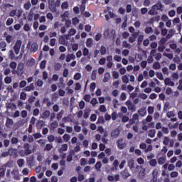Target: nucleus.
Returning <instances> with one entry per match:
<instances>
[{
    "mask_svg": "<svg viewBox=\"0 0 182 182\" xmlns=\"http://www.w3.org/2000/svg\"><path fill=\"white\" fill-rule=\"evenodd\" d=\"M120 134V131L119 129H114L111 132V136L114 139H117Z\"/></svg>",
    "mask_w": 182,
    "mask_h": 182,
    "instance_id": "ddd939ff",
    "label": "nucleus"
},
{
    "mask_svg": "<svg viewBox=\"0 0 182 182\" xmlns=\"http://www.w3.org/2000/svg\"><path fill=\"white\" fill-rule=\"evenodd\" d=\"M21 46H22V41L17 40L14 46V50L16 55H19V50H21Z\"/></svg>",
    "mask_w": 182,
    "mask_h": 182,
    "instance_id": "7ed1b4c3",
    "label": "nucleus"
},
{
    "mask_svg": "<svg viewBox=\"0 0 182 182\" xmlns=\"http://www.w3.org/2000/svg\"><path fill=\"white\" fill-rule=\"evenodd\" d=\"M74 130L76 133H80V132H82V127L78 125H75Z\"/></svg>",
    "mask_w": 182,
    "mask_h": 182,
    "instance_id": "c03bdc74",
    "label": "nucleus"
},
{
    "mask_svg": "<svg viewBox=\"0 0 182 182\" xmlns=\"http://www.w3.org/2000/svg\"><path fill=\"white\" fill-rule=\"evenodd\" d=\"M81 77H82V74H80V73H77L74 75L75 80H80Z\"/></svg>",
    "mask_w": 182,
    "mask_h": 182,
    "instance_id": "37998d69",
    "label": "nucleus"
},
{
    "mask_svg": "<svg viewBox=\"0 0 182 182\" xmlns=\"http://www.w3.org/2000/svg\"><path fill=\"white\" fill-rule=\"evenodd\" d=\"M97 123L105 124V118L103 117H99Z\"/></svg>",
    "mask_w": 182,
    "mask_h": 182,
    "instance_id": "603ef678",
    "label": "nucleus"
},
{
    "mask_svg": "<svg viewBox=\"0 0 182 182\" xmlns=\"http://www.w3.org/2000/svg\"><path fill=\"white\" fill-rule=\"evenodd\" d=\"M38 43H33L31 44V52H36L38 50Z\"/></svg>",
    "mask_w": 182,
    "mask_h": 182,
    "instance_id": "412c9836",
    "label": "nucleus"
},
{
    "mask_svg": "<svg viewBox=\"0 0 182 182\" xmlns=\"http://www.w3.org/2000/svg\"><path fill=\"white\" fill-rule=\"evenodd\" d=\"M26 85H27L26 81H25V80L21 81L20 83H19L20 89H22L23 87H25V86H26Z\"/></svg>",
    "mask_w": 182,
    "mask_h": 182,
    "instance_id": "052dcab7",
    "label": "nucleus"
},
{
    "mask_svg": "<svg viewBox=\"0 0 182 182\" xmlns=\"http://www.w3.org/2000/svg\"><path fill=\"white\" fill-rule=\"evenodd\" d=\"M100 52L102 55H105L107 52L106 47L105 46H101Z\"/></svg>",
    "mask_w": 182,
    "mask_h": 182,
    "instance_id": "e433bc0d",
    "label": "nucleus"
},
{
    "mask_svg": "<svg viewBox=\"0 0 182 182\" xmlns=\"http://www.w3.org/2000/svg\"><path fill=\"white\" fill-rule=\"evenodd\" d=\"M31 6H32V4H31V2L29 1L25 3L23 5V8L26 11H29V9H31Z\"/></svg>",
    "mask_w": 182,
    "mask_h": 182,
    "instance_id": "7c9ffc66",
    "label": "nucleus"
},
{
    "mask_svg": "<svg viewBox=\"0 0 182 182\" xmlns=\"http://www.w3.org/2000/svg\"><path fill=\"white\" fill-rule=\"evenodd\" d=\"M4 82L6 83V85H9V83H12V77L9 76H6L4 78Z\"/></svg>",
    "mask_w": 182,
    "mask_h": 182,
    "instance_id": "c756f323",
    "label": "nucleus"
},
{
    "mask_svg": "<svg viewBox=\"0 0 182 182\" xmlns=\"http://www.w3.org/2000/svg\"><path fill=\"white\" fill-rule=\"evenodd\" d=\"M128 166L131 170L136 168V166L134 165V161L133 159L129 161Z\"/></svg>",
    "mask_w": 182,
    "mask_h": 182,
    "instance_id": "393cba45",
    "label": "nucleus"
},
{
    "mask_svg": "<svg viewBox=\"0 0 182 182\" xmlns=\"http://www.w3.org/2000/svg\"><path fill=\"white\" fill-rule=\"evenodd\" d=\"M139 36V33L135 32L134 33L132 36L129 38V42L130 43H134V42H136V39H137V36Z\"/></svg>",
    "mask_w": 182,
    "mask_h": 182,
    "instance_id": "6e6552de",
    "label": "nucleus"
},
{
    "mask_svg": "<svg viewBox=\"0 0 182 182\" xmlns=\"http://www.w3.org/2000/svg\"><path fill=\"white\" fill-rule=\"evenodd\" d=\"M75 154V152H72L70 154H69L68 156H67V161L68 163H70V161H72V160H73V155Z\"/></svg>",
    "mask_w": 182,
    "mask_h": 182,
    "instance_id": "bb28decb",
    "label": "nucleus"
},
{
    "mask_svg": "<svg viewBox=\"0 0 182 182\" xmlns=\"http://www.w3.org/2000/svg\"><path fill=\"white\" fill-rule=\"evenodd\" d=\"M105 35H109V36L112 37L114 38V36H116V31L114 29H112L111 31L107 29L105 31ZM110 33V34H109Z\"/></svg>",
    "mask_w": 182,
    "mask_h": 182,
    "instance_id": "9b49d317",
    "label": "nucleus"
},
{
    "mask_svg": "<svg viewBox=\"0 0 182 182\" xmlns=\"http://www.w3.org/2000/svg\"><path fill=\"white\" fill-rule=\"evenodd\" d=\"M17 164L18 167H23V164H25V160L23 159H20L17 161Z\"/></svg>",
    "mask_w": 182,
    "mask_h": 182,
    "instance_id": "473e14b6",
    "label": "nucleus"
},
{
    "mask_svg": "<svg viewBox=\"0 0 182 182\" xmlns=\"http://www.w3.org/2000/svg\"><path fill=\"white\" fill-rule=\"evenodd\" d=\"M17 66H18V64L15 61H12L9 64V68H11V69H16Z\"/></svg>",
    "mask_w": 182,
    "mask_h": 182,
    "instance_id": "58836bf2",
    "label": "nucleus"
},
{
    "mask_svg": "<svg viewBox=\"0 0 182 182\" xmlns=\"http://www.w3.org/2000/svg\"><path fill=\"white\" fill-rule=\"evenodd\" d=\"M31 90H35V85L33 83H31L24 88L25 92H31Z\"/></svg>",
    "mask_w": 182,
    "mask_h": 182,
    "instance_id": "4468645a",
    "label": "nucleus"
},
{
    "mask_svg": "<svg viewBox=\"0 0 182 182\" xmlns=\"http://www.w3.org/2000/svg\"><path fill=\"white\" fill-rule=\"evenodd\" d=\"M49 116H50V111H49V110H48V109H46V110L43 112V114H42V115H41V117H42V119H48V117H49Z\"/></svg>",
    "mask_w": 182,
    "mask_h": 182,
    "instance_id": "2eb2a0df",
    "label": "nucleus"
},
{
    "mask_svg": "<svg viewBox=\"0 0 182 182\" xmlns=\"http://www.w3.org/2000/svg\"><path fill=\"white\" fill-rule=\"evenodd\" d=\"M44 126H45V121L41 120V119L37 120L36 124V127L37 130H41V129L44 127Z\"/></svg>",
    "mask_w": 182,
    "mask_h": 182,
    "instance_id": "423d86ee",
    "label": "nucleus"
},
{
    "mask_svg": "<svg viewBox=\"0 0 182 182\" xmlns=\"http://www.w3.org/2000/svg\"><path fill=\"white\" fill-rule=\"evenodd\" d=\"M8 110H16V105L15 103L9 102L6 105Z\"/></svg>",
    "mask_w": 182,
    "mask_h": 182,
    "instance_id": "1a4fd4ad",
    "label": "nucleus"
},
{
    "mask_svg": "<svg viewBox=\"0 0 182 182\" xmlns=\"http://www.w3.org/2000/svg\"><path fill=\"white\" fill-rule=\"evenodd\" d=\"M59 43H60V45H66V39L63 36L59 38Z\"/></svg>",
    "mask_w": 182,
    "mask_h": 182,
    "instance_id": "2f4dec72",
    "label": "nucleus"
},
{
    "mask_svg": "<svg viewBox=\"0 0 182 182\" xmlns=\"http://www.w3.org/2000/svg\"><path fill=\"white\" fill-rule=\"evenodd\" d=\"M62 68V64L57 63L54 65V70L58 71L60 70V68Z\"/></svg>",
    "mask_w": 182,
    "mask_h": 182,
    "instance_id": "a19ab883",
    "label": "nucleus"
},
{
    "mask_svg": "<svg viewBox=\"0 0 182 182\" xmlns=\"http://www.w3.org/2000/svg\"><path fill=\"white\" fill-rule=\"evenodd\" d=\"M48 6L51 12H58V8L60 6V0H48Z\"/></svg>",
    "mask_w": 182,
    "mask_h": 182,
    "instance_id": "f257e3e1",
    "label": "nucleus"
},
{
    "mask_svg": "<svg viewBox=\"0 0 182 182\" xmlns=\"http://www.w3.org/2000/svg\"><path fill=\"white\" fill-rule=\"evenodd\" d=\"M60 26H62V23H59V22H55L54 23V29H59V28H60Z\"/></svg>",
    "mask_w": 182,
    "mask_h": 182,
    "instance_id": "69168bd1",
    "label": "nucleus"
},
{
    "mask_svg": "<svg viewBox=\"0 0 182 182\" xmlns=\"http://www.w3.org/2000/svg\"><path fill=\"white\" fill-rule=\"evenodd\" d=\"M96 75H97V70H93L92 72V75H91L92 80H96V79H97Z\"/></svg>",
    "mask_w": 182,
    "mask_h": 182,
    "instance_id": "c85d7f7f",
    "label": "nucleus"
},
{
    "mask_svg": "<svg viewBox=\"0 0 182 182\" xmlns=\"http://www.w3.org/2000/svg\"><path fill=\"white\" fill-rule=\"evenodd\" d=\"M156 129H150L148 134L149 137H151V139H153V137L156 136Z\"/></svg>",
    "mask_w": 182,
    "mask_h": 182,
    "instance_id": "a878e982",
    "label": "nucleus"
},
{
    "mask_svg": "<svg viewBox=\"0 0 182 182\" xmlns=\"http://www.w3.org/2000/svg\"><path fill=\"white\" fill-rule=\"evenodd\" d=\"M164 83L166 86H174V82L171 81L170 78H166Z\"/></svg>",
    "mask_w": 182,
    "mask_h": 182,
    "instance_id": "f3484780",
    "label": "nucleus"
},
{
    "mask_svg": "<svg viewBox=\"0 0 182 182\" xmlns=\"http://www.w3.org/2000/svg\"><path fill=\"white\" fill-rule=\"evenodd\" d=\"M100 168H102V161H99L95 164V169L97 171H100Z\"/></svg>",
    "mask_w": 182,
    "mask_h": 182,
    "instance_id": "cd10ccee",
    "label": "nucleus"
},
{
    "mask_svg": "<svg viewBox=\"0 0 182 182\" xmlns=\"http://www.w3.org/2000/svg\"><path fill=\"white\" fill-rule=\"evenodd\" d=\"M166 49V46L164 44H159L158 47V52H163Z\"/></svg>",
    "mask_w": 182,
    "mask_h": 182,
    "instance_id": "de8ad7c7",
    "label": "nucleus"
},
{
    "mask_svg": "<svg viewBox=\"0 0 182 182\" xmlns=\"http://www.w3.org/2000/svg\"><path fill=\"white\" fill-rule=\"evenodd\" d=\"M63 113H65V111L60 110L56 115L57 120H60L62 119V116H63Z\"/></svg>",
    "mask_w": 182,
    "mask_h": 182,
    "instance_id": "c9c22d12",
    "label": "nucleus"
},
{
    "mask_svg": "<svg viewBox=\"0 0 182 182\" xmlns=\"http://www.w3.org/2000/svg\"><path fill=\"white\" fill-rule=\"evenodd\" d=\"M87 48H92L93 46V39L92 38H89L86 41Z\"/></svg>",
    "mask_w": 182,
    "mask_h": 182,
    "instance_id": "6ab92c4d",
    "label": "nucleus"
},
{
    "mask_svg": "<svg viewBox=\"0 0 182 182\" xmlns=\"http://www.w3.org/2000/svg\"><path fill=\"white\" fill-rule=\"evenodd\" d=\"M23 147L24 150L20 151V154L21 156H29V154H32V150H31V145L29 144H24Z\"/></svg>",
    "mask_w": 182,
    "mask_h": 182,
    "instance_id": "f03ea898",
    "label": "nucleus"
},
{
    "mask_svg": "<svg viewBox=\"0 0 182 182\" xmlns=\"http://www.w3.org/2000/svg\"><path fill=\"white\" fill-rule=\"evenodd\" d=\"M20 99L21 100H26V93H25L23 92H21V94H20Z\"/></svg>",
    "mask_w": 182,
    "mask_h": 182,
    "instance_id": "680f3d73",
    "label": "nucleus"
},
{
    "mask_svg": "<svg viewBox=\"0 0 182 182\" xmlns=\"http://www.w3.org/2000/svg\"><path fill=\"white\" fill-rule=\"evenodd\" d=\"M95 89H96V83L95 82H92L90 85V92H94Z\"/></svg>",
    "mask_w": 182,
    "mask_h": 182,
    "instance_id": "6e6d98bb",
    "label": "nucleus"
},
{
    "mask_svg": "<svg viewBox=\"0 0 182 182\" xmlns=\"http://www.w3.org/2000/svg\"><path fill=\"white\" fill-rule=\"evenodd\" d=\"M28 66H33L35 65V58H31L30 60H28Z\"/></svg>",
    "mask_w": 182,
    "mask_h": 182,
    "instance_id": "49530a36",
    "label": "nucleus"
},
{
    "mask_svg": "<svg viewBox=\"0 0 182 182\" xmlns=\"http://www.w3.org/2000/svg\"><path fill=\"white\" fill-rule=\"evenodd\" d=\"M69 8V3L68 1H64L61 4V9H68Z\"/></svg>",
    "mask_w": 182,
    "mask_h": 182,
    "instance_id": "4c0bfd02",
    "label": "nucleus"
},
{
    "mask_svg": "<svg viewBox=\"0 0 182 182\" xmlns=\"http://www.w3.org/2000/svg\"><path fill=\"white\" fill-rule=\"evenodd\" d=\"M144 39V36L143 34L139 35L138 37V45H141Z\"/></svg>",
    "mask_w": 182,
    "mask_h": 182,
    "instance_id": "a18cd8bd",
    "label": "nucleus"
},
{
    "mask_svg": "<svg viewBox=\"0 0 182 182\" xmlns=\"http://www.w3.org/2000/svg\"><path fill=\"white\" fill-rule=\"evenodd\" d=\"M138 113L139 116H141V117H144V116H146V114L147 113V111L144 108H141L138 110Z\"/></svg>",
    "mask_w": 182,
    "mask_h": 182,
    "instance_id": "a211bd4d",
    "label": "nucleus"
},
{
    "mask_svg": "<svg viewBox=\"0 0 182 182\" xmlns=\"http://www.w3.org/2000/svg\"><path fill=\"white\" fill-rule=\"evenodd\" d=\"M122 82L123 83H129V77H127V75H123L122 77Z\"/></svg>",
    "mask_w": 182,
    "mask_h": 182,
    "instance_id": "5fc2aeb1",
    "label": "nucleus"
},
{
    "mask_svg": "<svg viewBox=\"0 0 182 182\" xmlns=\"http://www.w3.org/2000/svg\"><path fill=\"white\" fill-rule=\"evenodd\" d=\"M164 163H166V158L160 157L158 159V164H160L161 166V164H164Z\"/></svg>",
    "mask_w": 182,
    "mask_h": 182,
    "instance_id": "09e8293b",
    "label": "nucleus"
},
{
    "mask_svg": "<svg viewBox=\"0 0 182 182\" xmlns=\"http://www.w3.org/2000/svg\"><path fill=\"white\" fill-rule=\"evenodd\" d=\"M164 6L161 4V2H158L157 4H154L152 7L153 9H154L156 12L157 11H160L161 9H163Z\"/></svg>",
    "mask_w": 182,
    "mask_h": 182,
    "instance_id": "9d476101",
    "label": "nucleus"
},
{
    "mask_svg": "<svg viewBox=\"0 0 182 182\" xmlns=\"http://www.w3.org/2000/svg\"><path fill=\"white\" fill-rule=\"evenodd\" d=\"M144 31L145 33H153V28L151 27H146Z\"/></svg>",
    "mask_w": 182,
    "mask_h": 182,
    "instance_id": "4d7b16f0",
    "label": "nucleus"
},
{
    "mask_svg": "<svg viewBox=\"0 0 182 182\" xmlns=\"http://www.w3.org/2000/svg\"><path fill=\"white\" fill-rule=\"evenodd\" d=\"M14 23V19L12 18H9L6 22V26H11Z\"/></svg>",
    "mask_w": 182,
    "mask_h": 182,
    "instance_id": "ea45409f",
    "label": "nucleus"
},
{
    "mask_svg": "<svg viewBox=\"0 0 182 182\" xmlns=\"http://www.w3.org/2000/svg\"><path fill=\"white\" fill-rule=\"evenodd\" d=\"M122 123H127V122H129V117L124 115L122 117Z\"/></svg>",
    "mask_w": 182,
    "mask_h": 182,
    "instance_id": "0e129e2a",
    "label": "nucleus"
},
{
    "mask_svg": "<svg viewBox=\"0 0 182 182\" xmlns=\"http://www.w3.org/2000/svg\"><path fill=\"white\" fill-rule=\"evenodd\" d=\"M157 174H159V171L157 169H154L152 172V176H153V180L155 181L157 180Z\"/></svg>",
    "mask_w": 182,
    "mask_h": 182,
    "instance_id": "72a5a7b5",
    "label": "nucleus"
},
{
    "mask_svg": "<svg viewBox=\"0 0 182 182\" xmlns=\"http://www.w3.org/2000/svg\"><path fill=\"white\" fill-rule=\"evenodd\" d=\"M122 46H123V48H130L131 45L129 43H127L126 41H124L122 42Z\"/></svg>",
    "mask_w": 182,
    "mask_h": 182,
    "instance_id": "774afa93",
    "label": "nucleus"
},
{
    "mask_svg": "<svg viewBox=\"0 0 182 182\" xmlns=\"http://www.w3.org/2000/svg\"><path fill=\"white\" fill-rule=\"evenodd\" d=\"M175 34L176 30L174 28L169 30L168 33L166 35V39H171Z\"/></svg>",
    "mask_w": 182,
    "mask_h": 182,
    "instance_id": "f8f14e48",
    "label": "nucleus"
},
{
    "mask_svg": "<svg viewBox=\"0 0 182 182\" xmlns=\"http://www.w3.org/2000/svg\"><path fill=\"white\" fill-rule=\"evenodd\" d=\"M11 173L14 174V178L18 179L19 178V176L18 175V171L16 170H13Z\"/></svg>",
    "mask_w": 182,
    "mask_h": 182,
    "instance_id": "e2e57ef3",
    "label": "nucleus"
},
{
    "mask_svg": "<svg viewBox=\"0 0 182 182\" xmlns=\"http://www.w3.org/2000/svg\"><path fill=\"white\" fill-rule=\"evenodd\" d=\"M167 39H169V38H167V36H166V38H162L159 41V44L160 45H165L166 42H167Z\"/></svg>",
    "mask_w": 182,
    "mask_h": 182,
    "instance_id": "bf43d9fd",
    "label": "nucleus"
},
{
    "mask_svg": "<svg viewBox=\"0 0 182 182\" xmlns=\"http://www.w3.org/2000/svg\"><path fill=\"white\" fill-rule=\"evenodd\" d=\"M160 68H161L160 63H159L158 61L154 63L153 69L157 70V69H160Z\"/></svg>",
    "mask_w": 182,
    "mask_h": 182,
    "instance_id": "f704fd0d",
    "label": "nucleus"
},
{
    "mask_svg": "<svg viewBox=\"0 0 182 182\" xmlns=\"http://www.w3.org/2000/svg\"><path fill=\"white\" fill-rule=\"evenodd\" d=\"M52 147H53L52 144H47L46 145V147L44 148V150H46V151H50V150H52Z\"/></svg>",
    "mask_w": 182,
    "mask_h": 182,
    "instance_id": "8fccbe9b",
    "label": "nucleus"
},
{
    "mask_svg": "<svg viewBox=\"0 0 182 182\" xmlns=\"http://www.w3.org/2000/svg\"><path fill=\"white\" fill-rule=\"evenodd\" d=\"M33 160H35V156H33V155L27 157V163L30 166H32V164H33Z\"/></svg>",
    "mask_w": 182,
    "mask_h": 182,
    "instance_id": "4be33fe9",
    "label": "nucleus"
},
{
    "mask_svg": "<svg viewBox=\"0 0 182 182\" xmlns=\"http://www.w3.org/2000/svg\"><path fill=\"white\" fill-rule=\"evenodd\" d=\"M6 127H11V126H14V119H10V118H6Z\"/></svg>",
    "mask_w": 182,
    "mask_h": 182,
    "instance_id": "dca6fc26",
    "label": "nucleus"
},
{
    "mask_svg": "<svg viewBox=\"0 0 182 182\" xmlns=\"http://www.w3.org/2000/svg\"><path fill=\"white\" fill-rule=\"evenodd\" d=\"M68 151V144H64L61 146V148L58 149L59 153H62L63 151Z\"/></svg>",
    "mask_w": 182,
    "mask_h": 182,
    "instance_id": "5701e85b",
    "label": "nucleus"
},
{
    "mask_svg": "<svg viewBox=\"0 0 182 182\" xmlns=\"http://www.w3.org/2000/svg\"><path fill=\"white\" fill-rule=\"evenodd\" d=\"M18 76H22L23 75V63H20L17 67Z\"/></svg>",
    "mask_w": 182,
    "mask_h": 182,
    "instance_id": "0eeeda50",
    "label": "nucleus"
},
{
    "mask_svg": "<svg viewBox=\"0 0 182 182\" xmlns=\"http://www.w3.org/2000/svg\"><path fill=\"white\" fill-rule=\"evenodd\" d=\"M117 146L119 150H123V149L127 146V144H126V141H124L123 139L121 138L117 141Z\"/></svg>",
    "mask_w": 182,
    "mask_h": 182,
    "instance_id": "20e7f679",
    "label": "nucleus"
},
{
    "mask_svg": "<svg viewBox=\"0 0 182 182\" xmlns=\"http://www.w3.org/2000/svg\"><path fill=\"white\" fill-rule=\"evenodd\" d=\"M149 15H157V14H159L158 11H156L154 9H153L152 7V9L149 10V12H148Z\"/></svg>",
    "mask_w": 182,
    "mask_h": 182,
    "instance_id": "3c124183",
    "label": "nucleus"
},
{
    "mask_svg": "<svg viewBox=\"0 0 182 182\" xmlns=\"http://www.w3.org/2000/svg\"><path fill=\"white\" fill-rule=\"evenodd\" d=\"M46 68V60H43L40 63V69H45Z\"/></svg>",
    "mask_w": 182,
    "mask_h": 182,
    "instance_id": "13d9d810",
    "label": "nucleus"
},
{
    "mask_svg": "<svg viewBox=\"0 0 182 182\" xmlns=\"http://www.w3.org/2000/svg\"><path fill=\"white\" fill-rule=\"evenodd\" d=\"M122 178H124V180H127V178H129V177H130V173L129 172V169L127 168H125L124 169V171H122L120 173Z\"/></svg>",
    "mask_w": 182,
    "mask_h": 182,
    "instance_id": "39448f33",
    "label": "nucleus"
},
{
    "mask_svg": "<svg viewBox=\"0 0 182 182\" xmlns=\"http://www.w3.org/2000/svg\"><path fill=\"white\" fill-rule=\"evenodd\" d=\"M109 79H110V73H106L105 74V76H104L102 82L104 83H107V82H109Z\"/></svg>",
    "mask_w": 182,
    "mask_h": 182,
    "instance_id": "aec40b11",
    "label": "nucleus"
},
{
    "mask_svg": "<svg viewBox=\"0 0 182 182\" xmlns=\"http://www.w3.org/2000/svg\"><path fill=\"white\" fill-rule=\"evenodd\" d=\"M128 110H130L133 113L136 110V105L132 104L128 107Z\"/></svg>",
    "mask_w": 182,
    "mask_h": 182,
    "instance_id": "864d4df0",
    "label": "nucleus"
},
{
    "mask_svg": "<svg viewBox=\"0 0 182 182\" xmlns=\"http://www.w3.org/2000/svg\"><path fill=\"white\" fill-rule=\"evenodd\" d=\"M5 171H6V168L2 165L0 168V177H4L5 176Z\"/></svg>",
    "mask_w": 182,
    "mask_h": 182,
    "instance_id": "b1692460",
    "label": "nucleus"
},
{
    "mask_svg": "<svg viewBox=\"0 0 182 182\" xmlns=\"http://www.w3.org/2000/svg\"><path fill=\"white\" fill-rule=\"evenodd\" d=\"M64 141H65L66 143H68V141H69V140H70V135L68 134H65L63 136Z\"/></svg>",
    "mask_w": 182,
    "mask_h": 182,
    "instance_id": "79ce46f5",
    "label": "nucleus"
},
{
    "mask_svg": "<svg viewBox=\"0 0 182 182\" xmlns=\"http://www.w3.org/2000/svg\"><path fill=\"white\" fill-rule=\"evenodd\" d=\"M120 99L122 102H124V100H126V99H127V97L126 96L125 92H122L121 96H120Z\"/></svg>",
    "mask_w": 182,
    "mask_h": 182,
    "instance_id": "338daca9",
    "label": "nucleus"
}]
</instances>
